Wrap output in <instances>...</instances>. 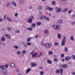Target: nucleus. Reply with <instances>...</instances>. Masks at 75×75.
<instances>
[{"instance_id": "obj_22", "label": "nucleus", "mask_w": 75, "mask_h": 75, "mask_svg": "<svg viewBox=\"0 0 75 75\" xmlns=\"http://www.w3.org/2000/svg\"><path fill=\"white\" fill-rule=\"evenodd\" d=\"M1 41H4L6 40V39L4 38V37H2L1 38Z\"/></svg>"}, {"instance_id": "obj_30", "label": "nucleus", "mask_w": 75, "mask_h": 75, "mask_svg": "<svg viewBox=\"0 0 75 75\" xmlns=\"http://www.w3.org/2000/svg\"><path fill=\"white\" fill-rule=\"evenodd\" d=\"M22 53L23 54H26V52H25V51L24 50H23L22 51Z\"/></svg>"}, {"instance_id": "obj_16", "label": "nucleus", "mask_w": 75, "mask_h": 75, "mask_svg": "<svg viewBox=\"0 0 75 75\" xmlns=\"http://www.w3.org/2000/svg\"><path fill=\"white\" fill-rule=\"evenodd\" d=\"M65 42L64 41H63L62 40V43L61 44V45L62 46H64L65 45Z\"/></svg>"}, {"instance_id": "obj_18", "label": "nucleus", "mask_w": 75, "mask_h": 75, "mask_svg": "<svg viewBox=\"0 0 75 75\" xmlns=\"http://www.w3.org/2000/svg\"><path fill=\"white\" fill-rule=\"evenodd\" d=\"M47 62L48 64H52V62L50 60H47Z\"/></svg>"}, {"instance_id": "obj_10", "label": "nucleus", "mask_w": 75, "mask_h": 75, "mask_svg": "<svg viewBox=\"0 0 75 75\" xmlns=\"http://www.w3.org/2000/svg\"><path fill=\"white\" fill-rule=\"evenodd\" d=\"M19 3L20 4H23L24 3V1L23 0H21L19 2Z\"/></svg>"}, {"instance_id": "obj_28", "label": "nucleus", "mask_w": 75, "mask_h": 75, "mask_svg": "<svg viewBox=\"0 0 75 75\" xmlns=\"http://www.w3.org/2000/svg\"><path fill=\"white\" fill-rule=\"evenodd\" d=\"M45 19L47 21H49V20H50V18L48 17H46Z\"/></svg>"}, {"instance_id": "obj_45", "label": "nucleus", "mask_w": 75, "mask_h": 75, "mask_svg": "<svg viewBox=\"0 0 75 75\" xmlns=\"http://www.w3.org/2000/svg\"><path fill=\"white\" fill-rule=\"evenodd\" d=\"M54 45H58V43H54Z\"/></svg>"}, {"instance_id": "obj_60", "label": "nucleus", "mask_w": 75, "mask_h": 75, "mask_svg": "<svg viewBox=\"0 0 75 75\" xmlns=\"http://www.w3.org/2000/svg\"><path fill=\"white\" fill-rule=\"evenodd\" d=\"M35 38H38V36L37 35H36Z\"/></svg>"}, {"instance_id": "obj_55", "label": "nucleus", "mask_w": 75, "mask_h": 75, "mask_svg": "<svg viewBox=\"0 0 75 75\" xmlns=\"http://www.w3.org/2000/svg\"><path fill=\"white\" fill-rule=\"evenodd\" d=\"M32 25L33 27H35V23H33L32 24Z\"/></svg>"}, {"instance_id": "obj_39", "label": "nucleus", "mask_w": 75, "mask_h": 75, "mask_svg": "<svg viewBox=\"0 0 75 75\" xmlns=\"http://www.w3.org/2000/svg\"><path fill=\"white\" fill-rule=\"evenodd\" d=\"M20 32V31L19 30L15 31V33H19Z\"/></svg>"}, {"instance_id": "obj_26", "label": "nucleus", "mask_w": 75, "mask_h": 75, "mask_svg": "<svg viewBox=\"0 0 75 75\" xmlns=\"http://www.w3.org/2000/svg\"><path fill=\"white\" fill-rule=\"evenodd\" d=\"M41 22H38L36 23V25H41Z\"/></svg>"}, {"instance_id": "obj_25", "label": "nucleus", "mask_w": 75, "mask_h": 75, "mask_svg": "<svg viewBox=\"0 0 75 75\" xmlns=\"http://www.w3.org/2000/svg\"><path fill=\"white\" fill-rule=\"evenodd\" d=\"M7 20L9 21H11V19L8 17H7Z\"/></svg>"}, {"instance_id": "obj_34", "label": "nucleus", "mask_w": 75, "mask_h": 75, "mask_svg": "<svg viewBox=\"0 0 75 75\" xmlns=\"http://www.w3.org/2000/svg\"><path fill=\"white\" fill-rule=\"evenodd\" d=\"M56 73V74H58L59 72V70H56L55 71Z\"/></svg>"}, {"instance_id": "obj_27", "label": "nucleus", "mask_w": 75, "mask_h": 75, "mask_svg": "<svg viewBox=\"0 0 75 75\" xmlns=\"http://www.w3.org/2000/svg\"><path fill=\"white\" fill-rule=\"evenodd\" d=\"M31 39V38H28L27 39V41H30Z\"/></svg>"}, {"instance_id": "obj_23", "label": "nucleus", "mask_w": 75, "mask_h": 75, "mask_svg": "<svg viewBox=\"0 0 75 75\" xmlns=\"http://www.w3.org/2000/svg\"><path fill=\"white\" fill-rule=\"evenodd\" d=\"M5 35L6 36L7 38H10V36L9 35L7 34H5Z\"/></svg>"}, {"instance_id": "obj_33", "label": "nucleus", "mask_w": 75, "mask_h": 75, "mask_svg": "<svg viewBox=\"0 0 75 75\" xmlns=\"http://www.w3.org/2000/svg\"><path fill=\"white\" fill-rule=\"evenodd\" d=\"M49 8H50V7H49L48 6H45L46 10H49Z\"/></svg>"}, {"instance_id": "obj_63", "label": "nucleus", "mask_w": 75, "mask_h": 75, "mask_svg": "<svg viewBox=\"0 0 75 75\" xmlns=\"http://www.w3.org/2000/svg\"><path fill=\"white\" fill-rule=\"evenodd\" d=\"M33 52H34L32 51V52H31L30 53V55H31L32 54H33Z\"/></svg>"}, {"instance_id": "obj_3", "label": "nucleus", "mask_w": 75, "mask_h": 75, "mask_svg": "<svg viewBox=\"0 0 75 75\" xmlns=\"http://www.w3.org/2000/svg\"><path fill=\"white\" fill-rule=\"evenodd\" d=\"M34 19V17L33 16H30L29 17V19H28L27 21L29 23H31L33 21V20Z\"/></svg>"}, {"instance_id": "obj_44", "label": "nucleus", "mask_w": 75, "mask_h": 75, "mask_svg": "<svg viewBox=\"0 0 75 75\" xmlns=\"http://www.w3.org/2000/svg\"><path fill=\"white\" fill-rule=\"evenodd\" d=\"M49 54L50 55H52V52H51V51H49Z\"/></svg>"}, {"instance_id": "obj_13", "label": "nucleus", "mask_w": 75, "mask_h": 75, "mask_svg": "<svg viewBox=\"0 0 75 75\" xmlns=\"http://www.w3.org/2000/svg\"><path fill=\"white\" fill-rule=\"evenodd\" d=\"M10 66L11 67L13 68V67H15V64L13 63H11L10 64Z\"/></svg>"}, {"instance_id": "obj_14", "label": "nucleus", "mask_w": 75, "mask_h": 75, "mask_svg": "<svg viewBox=\"0 0 75 75\" xmlns=\"http://www.w3.org/2000/svg\"><path fill=\"white\" fill-rule=\"evenodd\" d=\"M66 39H67V37L65 36H63L62 40V41L65 42V41H66Z\"/></svg>"}, {"instance_id": "obj_42", "label": "nucleus", "mask_w": 75, "mask_h": 75, "mask_svg": "<svg viewBox=\"0 0 75 75\" xmlns=\"http://www.w3.org/2000/svg\"><path fill=\"white\" fill-rule=\"evenodd\" d=\"M52 5H55V1H53L52 2Z\"/></svg>"}, {"instance_id": "obj_61", "label": "nucleus", "mask_w": 75, "mask_h": 75, "mask_svg": "<svg viewBox=\"0 0 75 75\" xmlns=\"http://www.w3.org/2000/svg\"><path fill=\"white\" fill-rule=\"evenodd\" d=\"M40 56H41V55H42V54L41 52H40Z\"/></svg>"}, {"instance_id": "obj_50", "label": "nucleus", "mask_w": 75, "mask_h": 75, "mask_svg": "<svg viewBox=\"0 0 75 75\" xmlns=\"http://www.w3.org/2000/svg\"><path fill=\"white\" fill-rule=\"evenodd\" d=\"M39 69H40V70L41 69H42L43 68L42 67H39Z\"/></svg>"}, {"instance_id": "obj_58", "label": "nucleus", "mask_w": 75, "mask_h": 75, "mask_svg": "<svg viewBox=\"0 0 75 75\" xmlns=\"http://www.w3.org/2000/svg\"><path fill=\"white\" fill-rule=\"evenodd\" d=\"M3 19L1 18L0 19V22H1V21H3Z\"/></svg>"}, {"instance_id": "obj_11", "label": "nucleus", "mask_w": 75, "mask_h": 75, "mask_svg": "<svg viewBox=\"0 0 75 75\" xmlns=\"http://www.w3.org/2000/svg\"><path fill=\"white\" fill-rule=\"evenodd\" d=\"M31 66H32V67H35V66H36V65H37V64H36L34 63V62H32L31 63Z\"/></svg>"}, {"instance_id": "obj_41", "label": "nucleus", "mask_w": 75, "mask_h": 75, "mask_svg": "<svg viewBox=\"0 0 75 75\" xmlns=\"http://www.w3.org/2000/svg\"><path fill=\"white\" fill-rule=\"evenodd\" d=\"M5 67L6 68H8V64H7L6 65H5V66H4V67Z\"/></svg>"}, {"instance_id": "obj_51", "label": "nucleus", "mask_w": 75, "mask_h": 75, "mask_svg": "<svg viewBox=\"0 0 75 75\" xmlns=\"http://www.w3.org/2000/svg\"><path fill=\"white\" fill-rule=\"evenodd\" d=\"M14 48L16 49H17V48H18V47L17 46H14Z\"/></svg>"}, {"instance_id": "obj_54", "label": "nucleus", "mask_w": 75, "mask_h": 75, "mask_svg": "<svg viewBox=\"0 0 75 75\" xmlns=\"http://www.w3.org/2000/svg\"><path fill=\"white\" fill-rule=\"evenodd\" d=\"M4 20H5V19H6V15H5L4 16Z\"/></svg>"}, {"instance_id": "obj_36", "label": "nucleus", "mask_w": 75, "mask_h": 75, "mask_svg": "<svg viewBox=\"0 0 75 75\" xmlns=\"http://www.w3.org/2000/svg\"><path fill=\"white\" fill-rule=\"evenodd\" d=\"M59 23H61L62 22V20L61 19H60L58 21Z\"/></svg>"}, {"instance_id": "obj_32", "label": "nucleus", "mask_w": 75, "mask_h": 75, "mask_svg": "<svg viewBox=\"0 0 75 75\" xmlns=\"http://www.w3.org/2000/svg\"><path fill=\"white\" fill-rule=\"evenodd\" d=\"M64 51L65 52H68V48L67 47H65L64 48Z\"/></svg>"}, {"instance_id": "obj_43", "label": "nucleus", "mask_w": 75, "mask_h": 75, "mask_svg": "<svg viewBox=\"0 0 75 75\" xmlns=\"http://www.w3.org/2000/svg\"><path fill=\"white\" fill-rule=\"evenodd\" d=\"M38 9L39 10H42V8H41V6H40L38 8Z\"/></svg>"}, {"instance_id": "obj_37", "label": "nucleus", "mask_w": 75, "mask_h": 75, "mask_svg": "<svg viewBox=\"0 0 75 75\" xmlns=\"http://www.w3.org/2000/svg\"><path fill=\"white\" fill-rule=\"evenodd\" d=\"M54 62H58V59H57L55 58H54Z\"/></svg>"}, {"instance_id": "obj_47", "label": "nucleus", "mask_w": 75, "mask_h": 75, "mask_svg": "<svg viewBox=\"0 0 75 75\" xmlns=\"http://www.w3.org/2000/svg\"><path fill=\"white\" fill-rule=\"evenodd\" d=\"M72 10L69 11H68V13H69V14H71V13H72Z\"/></svg>"}, {"instance_id": "obj_2", "label": "nucleus", "mask_w": 75, "mask_h": 75, "mask_svg": "<svg viewBox=\"0 0 75 75\" xmlns=\"http://www.w3.org/2000/svg\"><path fill=\"white\" fill-rule=\"evenodd\" d=\"M53 27L55 30H59L60 29V26L59 25H53Z\"/></svg>"}, {"instance_id": "obj_46", "label": "nucleus", "mask_w": 75, "mask_h": 75, "mask_svg": "<svg viewBox=\"0 0 75 75\" xmlns=\"http://www.w3.org/2000/svg\"><path fill=\"white\" fill-rule=\"evenodd\" d=\"M75 24V22H72L71 23V25H74V24Z\"/></svg>"}, {"instance_id": "obj_7", "label": "nucleus", "mask_w": 75, "mask_h": 75, "mask_svg": "<svg viewBox=\"0 0 75 75\" xmlns=\"http://www.w3.org/2000/svg\"><path fill=\"white\" fill-rule=\"evenodd\" d=\"M59 72L61 74V75H62V74H63V71H64V70L62 68L60 69V70H59Z\"/></svg>"}, {"instance_id": "obj_19", "label": "nucleus", "mask_w": 75, "mask_h": 75, "mask_svg": "<svg viewBox=\"0 0 75 75\" xmlns=\"http://www.w3.org/2000/svg\"><path fill=\"white\" fill-rule=\"evenodd\" d=\"M37 53H34L32 55V57L33 58H34V57H35V56H36V55H37Z\"/></svg>"}, {"instance_id": "obj_12", "label": "nucleus", "mask_w": 75, "mask_h": 75, "mask_svg": "<svg viewBox=\"0 0 75 75\" xmlns=\"http://www.w3.org/2000/svg\"><path fill=\"white\" fill-rule=\"evenodd\" d=\"M27 30L28 31H33V28H30L29 27L26 28Z\"/></svg>"}, {"instance_id": "obj_35", "label": "nucleus", "mask_w": 75, "mask_h": 75, "mask_svg": "<svg viewBox=\"0 0 75 75\" xmlns=\"http://www.w3.org/2000/svg\"><path fill=\"white\" fill-rule=\"evenodd\" d=\"M40 74L41 75H42L44 74V72L42 71H40Z\"/></svg>"}, {"instance_id": "obj_64", "label": "nucleus", "mask_w": 75, "mask_h": 75, "mask_svg": "<svg viewBox=\"0 0 75 75\" xmlns=\"http://www.w3.org/2000/svg\"><path fill=\"white\" fill-rule=\"evenodd\" d=\"M22 44H23V45H24L25 43V42H22Z\"/></svg>"}, {"instance_id": "obj_1", "label": "nucleus", "mask_w": 75, "mask_h": 75, "mask_svg": "<svg viewBox=\"0 0 75 75\" xmlns=\"http://www.w3.org/2000/svg\"><path fill=\"white\" fill-rule=\"evenodd\" d=\"M4 67V65L0 66V68L1 69V70L3 71V73H6L7 72V69H6Z\"/></svg>"}, {"instance_id": "obj_6", "label": "nucleus", "mask_w": 75, "mask_h": 75, "mask_svg": "<svg viewBox=\"0 0 75 75\" xmlns=\"http://www.w3.org/2000/svg\"><path fill=\"white\" fill-rule=\"evenodd\" d=\"M11 3L12 5H13L15 7H17V3L15 1H11Z\"/></svg>"}, {"instance_id": "obj_59", "label": "nucleus", "mask_w": 75, "mask_h": 75, "mask_svg": "<svg viewBox=\"0 0 75 75\" xmlns=\"http://www.w3.org/2000/svg\"><path fill=\"white\" fill-rule=\"evenodd\" d=\"M39 15H41V14H42V12H41L40 11L39 12Z\"/></svg>"}, {"instance_id": "obj_56", "label": "nucleus", "mask_w": 75, "mask_h": 75, "mask_svg": "<svg viewBox=\"0 0 75 75\" xmlns=\"http://www.w3.org/2000/svg\"><path fill=\"white\" fill-rule=\"evenodd\" d=\"M14 16H15V17H17V16H18V14H17V13H15L14 14Z\"/></svg>"}, {"instance_id": "obj_40", "label": "nucleus", "mask_w": 75, "mask_h": 75, "mask_svg": "<svg viewBox=\"0 0 75 75\" xmlns=\"http://www.w3.org/2000/svg\"><path fill=\"white\" fill-rule=\"evenodd\" d=\"M21 54V52H20V51H18L17 52V54L18 55H20Z\"/></svg>"}, {"instance_id": "obj_20", "label": "nucleus", "mask_w": 75, "mask_h": 75, "mask_svg": "<svg viewBox=\"0 0 75 75\" xmlns=\"http://www.w3.org/2000/svg\"><path fill=\"white\" fill-rule=\"evenodd\" d=\"M61 35L60 34H58L57 35V37L58 39H60L61 38Z\"/></svg>"}, {"instance_id": "obj_29", "label": "nucleus", "mask_w": 75, "mask_h": 75, "mask_svg": "<svg viewBox=\"0 0 75 75\" xmlns=\"http://www.w3.org/2000/svg\"><path fill=\"white\" fill-rule=\"evenodd\" d=\"M10 2H8L6 4V6L7 7H8L9 6H10Z\"/></svg>"}, {"instance_id": "obj_8", "label": "nucleus", "mask_w": 75, "mask_h": 75, "mask_svg": "<svg viewBox=\"0 0 75 75\" xmlns=\"http://www.w3.org/2000/svg\"><path fill=\"white\" fill-rule=\"evenodd\" d=\"M65 59L66 61H69L71 59V57L69 56H67L66 57Z\"/></svg>"}, {"instance_id": "obj_31", "label": "nucleus", "mask_w": 75, "mask_h": 75, "mask_svg": "<svg viewBox=\"0 0 75 75\" xmlns=\"http://www.w3.org/2000/svg\"><path fill=\"white\" fill-rule=\"evenodd\" d=\"M49 11H52L54 9L53 8H50L49 7Z\"/></svg>"}, {"instance_id": "obj_4", "label": "nucleus", "mask_w": 75, "mask_h": 75, "mask_svg": "<svg viewBox=\"0 0 75 75\" xmlns=\"http://www.w3.org/2000/svg\"><path fill=\"white\" fill-rule=\"evenodd\" d=\"M55 9L56 10V12L57 13H60L61 11V8H59L58 7L56 6L55 7Z\"/></svg>"}, {"instance_id": "obj_5", "label": "nucleus", "mask_w": 75, "mask_h": 75, "mask_svg": "<svg viewBox=\"0 0 75 75\" xmlns=\"http://www.w3.org/2000/svg\"><path fill=\"white\" fill-rule=\"evenodd\" d=\"M51 44L50 43H46L45 45V47L46 48H50L51 47Z\"/></svg>"}, {"instance_id": "obj_24", "label": "nucleus", "mask_w": 75, "mask_h": 75, "mask_svg": "<svg viewBox=\"0 0 75 75\" xmlns=\"http://www.w3.org/2000/svg\"><path fill=\"white\" fill-rule=\"evenodd\" d=\"M70 39L71 41H74V37L73 36H71L70 38Z\"/></svg>"}, {"instance_id": "obj_38", "label": "nucleus", "mask_w": 75, "mask_h": 75, "mask_svg": "<svg viewBox=\"0 0 75 75\" xmlns=\"http://www.w3.org/2000/svg\"><path fill=\"white\" fill-rule=\"evenodd\" d=\"M68 10V8H67V9H65L63 10V12H66V11H67V10Z\"/></svg>"}, {"instance_id": "obj_9", "label": "nucleus", "mask_w": 75, "mask_h": 75, "mask_svg": "<svg viewBox=\"0 0 75 75\" xmlns=\"http://www.w3.org/2000/svg\"><path fill=\"white\" fill-rule=\"evenodd\" d=\"M46 18V16H41L40 18L41 20H44V19H45Z\"/></svg>"}, {"instance_id": "obj_53", "label": "nucleus", "mask_w": 75, "mask_h": 75, "mask_svg": "<svg viewBox=\"0 0 75 75\" xmlns=\"http://www.w3.org/2000/svg\"><path fill=\"white\" fill-rule=\"evenodd\" d=\"M71 73L72 75H75V72H71Z\"/></svg>"}, {"instance_id": "obj_17", "label": "nucleus", "mask_w": 75, "mask_h": 75, "mask_svg": "<svg viewBox=\"0 0 75 75\" xmlns=\"http://www.w3.org/2000/svg\"><path fill=\"white\" fill-rule=\"evenodd\" d=\"M44 32L45 34H49V32L48 31V30H45Z\"/></svg>"}, {"instance_id": "obj_15", "label": "nucleus", "mask_w": 75, "mask_h": 75, "mask_svg": "<svg viewBox=\"0 0 75 75\" xmlns=\"http://www.w3.org/2000/svg\"><path fill=\"white\" fill-rule=\"evenodd\" d=\"M30 71H31V69H28L26 70V74H28L29 73V72H30Z\"/></svg>"}, {"instance_id": "obj_21", "label": "nucleus", "mask_w": 75, "mask_h": 75, "mask_svg": "<svg viewBox=\"0 0 75 75\" xmlns=\"http://www.w3.org/2000/svg\"><path fill=\"white\" fill-rule=\"evenodd\" d=\"M62 66L64 68H67V65L66 64H64L63 65H62Z\"/></svg>"}, {"instance_id": "obj_62", "label": "nucleus", "mask_w": 75, "mask_h": 75, "mask_svg": "<svg viewBox=\"0 0 75 75\" xmlns=\"http://www.w3.org/2000/svg\"><path fill=\"white\" fill-rule=\"evenodd\" d=\"M2 45H3V46H6V45L4 44V43H2Z\"/></svg>"}, {"instance_id": "obj_48", "label": "nucleus", "mask_w": 75, "mask_h": 75, "mask_svg": "<svg viewBox=\"0 0 75 75\" xmlns=\"http://www.w3.org/2000/svg\"><path fill=\"white\" fill-rule=\"evenodd\" d=\"M27 45H31V44L30 43H27Z\"/></svg>"}, {"instance_id": "obj_49", "label": "nucleus", "mask_w": 75, "mask_h": 75, "mask_svg": "<svg viewBox=\"0 0 75 75\" xmlns=\"http://www.w3.org/2000/svg\"><path fill=\"white\" fill-rule=\"evenodd\" d=\"M72 57H73L74 59H75V56L73 55L72 56Z\"/></svg>"}, {"instance_id": "obj_52", "label": "nucleus", "mask_w": 75, "mask_h": 75, "mask_svg": "<svg viewBox=\"0 0 75 75\" xmlns=\"http://www.w3.org/2000/svg\"><path fill=\"white\" fill-rule=\"evenodd\" d=\"M7 30H8L9 31L11 30V27H8L7 28Z\"/></svg>"}, {"instance_id": "obj_57", "label": "nucleus", "mask_w": 75, "mask_h": 75, "mask_svg": "<svg viewBox=\"0 0 75 75\" xmlns=\"http://www.w3.org/2000/svg\"><path fill=\"white\" fill-rule=\"evenodd\" d=\"M64 54H61V57H64Z\"/></svg>"}]
</instances>
